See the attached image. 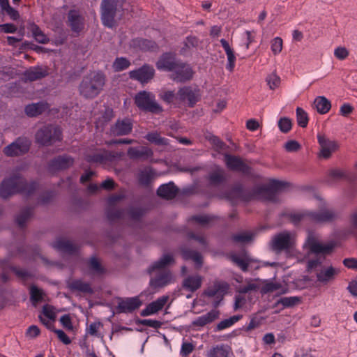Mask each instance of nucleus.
<instances>
[{"label":"nucleus","instance_id":"obj_1","mask_svg":"<svg viewBox=\"0 0 357 357\" xmlns=\"http://www.w3.org/2000/svg\"><path fill=\"white\" fill-rule=\"evenodd\" d=\"M287 183L278 180H272L268 185L256 186L251 190L244 189L241 184L235 185L227 193L229 199H264L273 202L278 200V192L282 190Z\"/></svg>","mask_w":357,"mask_h":357},{"label":"nucleus","instance_id":"obj_2","mask_svg":"<svg viewBox=\"0 0 357 357\" xmlns=\"http://www.w3.org/2000/svg\"><path fill=\"white\" fill-rule=\"evenodd\" d=\"M336 245V242L334 241L324 244L321 241L319 234L308 231L303 245V249L306 251L303 260L309 258L310 255H314L315 258L308 259L307 263V270L310 271L321 266L326 257L332 253Z\"/></svg>","mask_w":357,"mask_h":357},{"label":"nucleus","instance_id":"obj_3","mask_svg":"<svg viewBox=\"0 0 357 357\" xmlns=\"http://www.w3.org/2000/svg\"><path fill=\"white\" fill-rule=\"evenodd\" d=\"M38 183L35 181L28 183L23 177L19 175L3 179L0 185V197L7 199L10 196L22 193L31 195L36 190Z\"/></svg>","mask_w":357,"mask_h":357},{"label":"nucleus","instance_id":"obj_4","mask_svg":"<svg viewBox=\"0 0 357 357\" xmlns=\"http://www.w3.org/2000/svg\"><path fill=\"white\" fill-rule=\"evenodd\" d=\"M105 82V77L102 73L93 72L83 77L79 86V93L85 98H94L102 90Z\"/></svg>","mask_w":357,"mask_h":357},{"label":"nucleus","instance_id":"obj_5","mask_svg":"<svg viewBox=\"0 0 357 357\" xmlns=\"http://www.w3.org/2000/svg\"><path fill=\"white\" fill-rule=\"evenodd\" d=\"M336 217L335 211L324 209L319 211H305L290 215L291 220L297 224L300 221L310 220L315 223H322L333 220Z\"/></svg>","mask_w":357,"mask_h":357},{"label":"nucleus","instance_id":"obj_6","mask_svg":"<svg viewBox=\"0 0 357 357\" xmlns=\"http://www.w3.org/2000/svg\"><path fill=\"white\" fill-rule=\"evenodd\" d=\"M296 245L295 235L288 231L275 234L269 242L270 248L276 253L284 251L291 253L294 251Z\"/></svg>","mask_w":357,"mask_h":357},{"label":"nucleus","instance_id":"obj_7","mask_svg":"<svg viewBox=\"0 0 357 357\" xmlns=\"http://www.w3.org/2000/svg\"><path fill=\"white\" fill-rule=\"evenodd\" d=\"M135 104L140 110L151 114H158L163 111L155 95L146 91H141L135 95Z\"/></svg>","mask_w":357,"mask_h":357},{"label":"nucleus","instance_id":"obj_8","mask_svg":"<svg viewBox=\"0 0 357 357\" xmlns=\"http://www.w3.org/2000/svg\"><path fill=\"white\" fill-rule=\"evenodd\" d=\"M61 139L59 127L53 125L44 126L36 133V142L43 146H50Z\"/></svg>","mask_w":357,"mask_h":357},{"label":"nucleus","instance_id":"obj_9","mask_svg":"<svg viewBox=\"0 0 357 357\" xmlns=\"http://www.w3.org/2000/svg\"><path fill=\"white\" fill-rule=\"evenodd\" d=\"M123 155L121 152L103 150L86 155L85 160L91 164L107 165L121 158Z\"/></svg>","mask_w":357,"mask_h":357},{"label":"nucleus","instance_id":"obj_10","mask_svg":"<svg viewBox=\"0 0 357 357\" xmlns=\"http://www.w3.org/2000/svg\"><path fill=\"white\" fill-rule=\"evenodd\" d=\"M31 146V142L26 137H18L11 144L5 146L3 153L8 157H17L26 153Z\"/></svg>","mask_w":357,"mask_h":357},{"label":"nucleus","instance_id":"obj_11","mask_svg":"<svg viewBox=\"0 0 357 357\" xmlns=\"http://www.w3.org/2000/svg\"><path fill=\"white\" fill-rule=\"evenodd\" d=\"M118 0H102L101 3L102 24L109 28L114 24V16L116 11Z\"/></svg>","mask_w":357,"mask_h":357},{"label":"nucleus","instance_id":"obj_12","mask_svg":"<svg viewBox=\"0 0 357 357\" xmlns=\"http://www.w3.org/2000/svg\"><path fill=\"white\" fill-rule=\"evenodd\" d=\"M193 74L190 65L179 61L172 70L170 78L176 82H185L192 78Z\"/></svg>","mask_w":357,"mask_h":357},{"label":"nucleus","instance_id":"obj_13","mask_svg":"<svg viewBox=\"0 0 357 357\" xmlns=\"http://www.w3.org/2000/svg\"><path fill=\"white\" fill-rule=\"evenodd\" d=\"M133 128V121L130 118L118 119L109 128L110 135L114 137L130 134Z\"/></svg>","mask_w":357,"mask_h":357},{"label":"nucleus","instance_id":"obj_14","mask_svg":"<svg viewBox=\"0 0 357 357\" xmlns=\"http://www.w3.org/2000/svg\"><path fill=\"white\" fill-rule=\"evenodd\" d=\"M154 68L148 64H144L142 67L129 72L130 79L137 80L142 84L150 82L154 77Z\"/></svg>","mask_w":357,"mask_h":357},{"label":"nucleus","instance_id":"obj_15","mask_svg":"<svg viewBox=\"0 0 357 357\" xmlns=\"http://www.w3.org/2000/svg\"><path fill=\"white\" fill-rule=\"evenodd\" d=\"M199 90L192 89L191 86H185L178 89L176 93V98L181 102H188L190 107H192L199 100Z\"/></svg>","mask_w":357,"mask_h":357},{"label":"nucleus","instance_id":"obj_16","mask_svg":"<svg viewBox=\"0 0 357 357\" xmlns=\"http://www.w3.org/2000/svg\"><path fill=\"white\" fill-rule=\"evenodd\" d=\"M317 139L320 146V152L319 154L320 158L328 159L331 156L332 153L338 149L337 142L331 140L324 135L319 134L317 135Z\"/></svg>","mask_w":357,"mask_h":357},{"label":"nucleus","instance_id":"obj_17","mask_svg":"<svg viewBox=\"0 0 357 357\" xmlns=\"http://www.w3.org/2000/svg\"><path fill=\"white\" fill-rule=\"evenodd\" d=\"M228 289L229 286L226 282H217L206 290L205 294L208 297H215L216 301H215L213 305L214 307H218L224 296L227 294Z\"/></svg>","mask_w":357,"mask_h":357},{"label":"nucleus","instance_id":"obj_18","mask_svg":"<svg viewBox=\"0 0 357 357\" xmlns=\"http://www.w3.org/2000/svg\"><path fill=\"white\" fill-rule=\"evenodd\" d=\"M174 282V277L169 270L160 271L149 282L150 286L153 289L165 287Z\"/></svg>","mask_w":357,"mask_h":357},{"label":"nucleus","instance_id":"obj_19","mask_svg":"<svg viewBox=\"0 0 357 357\" xmlns=\"http://www.w3.org/2000/svg\"><path fill=\"white\" fill-rule=\"evenodd\" d=\"M142 305V301L137 297L119 298L116 310L118 313H131L139 308Z\"/></svg>","mask_w":357,"mask_h":357},{"label":"nucleus","instance_id":"obj_20","mask_svg":"<svg viewBox=\"0 0 357 357\" xmlns=\"http://www.w3.org/2000/svg\"><path fill=\"white\" fill-rule=\"evenodd\" d=\"M339 273L340 270L332 266H322L316 273L317 281L323 285L328 284L335 280Z\"/></svg>","mask_w":357,"mask_h":357},{"label":"nucleus","instance_id":"obj_21","mask_svg":"<svg viewBox=\"0 0 357 357\" xmlns=\"http://www.w3.org/2000/svg\"><path fill=\"white\" fill-rule=\"evenodd\" d=\"M74 163V158L70 155L64 154L59 155L51 160L48 165L49 170L51 172L66 169Z\"/></svg>","mask_w":357,"mask_h":357},{"label":"nucleus","instance_id":"obj_22","mask_svg":"<svg viewBox=\"0 0 357 357\" xmlns=\"http://www.w3.org/2000/svg\"><path fill=\"white\" fill-rule=\"evenodd\" d=\"M68 24L73 33L79 34L84 28V18L75 10L68 13Z\"/></svg>","mask_w":357,"mask_h":357},{"label":"nucleus","instance_id":"obj_23","mask_svg":"<svg viewBox=\"0 0 357 357\" xmlns=\"http://www.w3.org/2000/svg\"><path fill=\"white\" fill-rule=\"evenodd\" d=\"M156 176L155 170L150 166H146L138 170L137 178L139 184L142 187H149Z\"/></svg>","mask_w":357,"mask_h":357},{"label":"nucleus","instance_id":"obj_24","mask_svg":"<svg viewBox=\"0 0 357 357\" xmlns=\"http://www.w3.org/2000/svg\"><path fill=\"white\" fill-rule=\"evenodd\" d=\"M178 61L173 54L165 53L157 61L156 67L160 70L172 72Z\"/></svg>","mask_w":357,"mask_h":357},{"label":"nucleus","instance_id":"obj_25","mask_svg":"<svg viewBox=\"0 0 357 357\" xmlns=\"http://www.w3.org/2000/svg\"><path fill=\"white\" fill-rule=\"evenodd\" d=\"M48 74L47 68L38 66L26 70L24 73V77L26 81L33 82L45 77Z\"/></svg>","mask_w":357,"mask_h":357},{"label":"nucleus","instance_id":"obj_26","mask_svg":"<svg viewBox=\"0 0 357 357\" xmlns=\"http://www.w3.org/2000/svg\"><path fill=\"white\" fill-rule=\"evenodd\" d=\"M225 162L227 167L234 171L247 172L248 166L238 157L230 154L225 155Z\"/></svg>","mask_w":357,"mask_h":357},{"label":"nucleus","instance_id":"obj_27","mask_svg":"<svg viewBox=\"0 0 357 357\" xmlns=\"http://www.w3.org/2000/svg\"><path fill=\"white\" fill-rule=\"evenodd\" d=\"M168 298V296H163L158 298L156 301L151 302L141 311V316H149L161 310L167 302Z\"/></svg>","mask_w":357,"mask_h":357},{"label":"nucleus","instance_id":"obj_28","mask_svg":"<svg viewBox=\"0 0 357 357\" xmlns=\"http://www.w3.org/2000/svg\"><path fill=\"white\" fill-rule=\"evenodd\" d=\"M178 192V188L172 181L161 185L157 190V195L167 200L174 199Z\"/></svg>","mask_w":357,"mask_h":357},{"label":"nucleus","instance_id":"obj_29","mask_svg":"<svg viewBox=\"0 0 357 357\" xmlns=\"http://www.w3.org/2000/svg\"><path fill=\"white\" fill-rule=\"evenodd\" d=\"M153 155V151L146 146L130 147L128 150V155L132 160L142 159L145 160L151 158Z\"/></svg>","mask_w":357,"mask_h":357},{"label":"nucleus","instance_id":"obj_30","mask_svg":"<svg viewBox=\"0 0 357 357\" xmlns=\"http://www.w3.org/2000/svg\"><path fill=\"white\" fill-rule=\"evenodd\" d=\"M50 109L49 104L45 101L27 105L24 108L25 114L29 117H35L42 114Z\"/></svg>","mask_w":357,"mask_h":357},{"label":"nucleus","instance_id":"obj_31","mask_svg":"<svg viewBox=\"0 0 357 357\" xmlns=\"http://www.w3.org/2000/svg\"><path fill=\"white\" fill-rule=\"evenodd\" d=\"M220 312L216 310H211L208 312L197 317L192 322L193 326L203 327L219 317Z\"/></svg>","mask_w":357,"mask_h":357},{"label":"nucleus","instance_id":"obj_32","mask_svg":"<svg viewBox=\"0 0 357 357\" xmlns=\"http://www.w3.org/2000/svg\"><path fill=\"white\" fill-rule=\"evenodd\" d=\"M202 283V276L199 275H189L183 280L182 287L192 293L201 287Z\"/></svg>","mask_w":357,"mask_h":357},{"label":"nucleus","instance_id":"obj_33","mask_svg":"<svg viewBox=\"0 0 357 357\" xmlns=\"http://www.w3.org/2000/svg\"><path fill=\"white\" fill-rule=\"evenodd\" d=\"M68 287L72 291H78L84 294H92L93 292L91 284L81 280H73L68 282Z\"/></svg>","mask_w":357,"mask_h":357},{"label":"nucleus","instance_id":"obj_34","mask_svg":"<svg viewBox=\"0 0 357 357\" xmlns=\"http://www.w3.org/2000/svg\"><path fill=\"white\" fill-rule=\"evenodd\" d=\"M174 263V259L170 254H165L158 261H155L149 268L148 273H151L155 270H160Z\"/></svg>","mask_w":357,"mask_h":357},{"label":"nucleus","instance_id":"obj_35","mask_svg":"<svg viewBox=\"0 0 357 357\" xmlns=\"http://www.w3.org/2000/svg\"><path fill=\"white\" fill-rule=\"evenodd\" d=\"M220 42L227 56V63L226 65V68L229 72H232L234 70L236 62V56L234 54V50L231 47L229 43L225 39L222 38Z\"/></svg>","mask_w":357,"mask_h":357},{"label":"nucleus","instance_id":"obj_36","mask_svg":"<svg viewBox=\"0 0 357 357\" xmlns=\"http://www.w3.org/2000/svg\"><path fill=\"white\" fill-rule=\"evenodd\" d=\"M181 251L183 259L192 260L197 268H200L202 266L203 260L199 252L186 248H181Z\"/></svg>","mask_w":357,"mask_h":357},{"label":"nucleus","instance_id":"obj_37","mask_svg":"<svg viewBox=\"0 0 357 357\" xmlns=\"http://www.w3.org/2000/svg\"><path fill=\"white\" fill-rule=\"evenodd\" d=\"M230 259L243 272H247L248 267L253 262V260L249 257L246 255L241 257L236 254L231 255Z\"/></svg>","mask_w":357,"mask_h":357},{"label":"nucleus","instance_id":"obj_38","mask_svg":"<svg viewBox=\"0 0 357 357\" xmlns=\"http://www.w3.org/2000/svg\"><path fill=\"white\" fill-rule=\"evenodd\" d=\"M207 179L211 185H218L225 181V171L221 168H216L208 174Z\"/></svg>","mask_w":357,"mask_h":357},{"label":"nucleus","instance_id":"obj_39","mask_svg":"<svg viewBox=\"0 0 357 357\" xmlns=\"http://www.w3.org/2000/svg\"><path fill=\"white\" fill-rule=\"evenodd\" d=\"M52 246L61 252L68 254H73L77 251V247L70 241L59 239L53 243Z\"/></svg>","mask_w":357,"mask_h":357},{"label":"nucleus","instance_id":"obj_40","mask_svg":"<svg viewBox=\"0 0 357 357\" xmlns=\"http://www.w3.org/2000/svg\"><path fill=\"white\" fill-rule=\"evenodd\" d=\"M230 348L225 344H218L212 347L207 351L206 357H228Z\"/></svg>","mask_w":357,"mask_h":357},{"label":"nucleus","instance_id":"obj_41","mask_svg":"<svg viewBox=\"0 0 357 357\" xmlns=\"http://www.w3.org/2000/svg\"><path fill=\"white\" fill-rule=\"evenodd\" d=\"M33 214V207H26L22 209L20 213L15 217L16 223L20 227H25L26 222L31 218Z\"/></svg>","mask_w":357,"mask_h":357},{"label":"nucleus","instance_id":"obj_42","mask_svg":"<svg viewBox=\"0 0 357 357\" xmlns=\"http://www.w3.org/2000/svg\"><path fill=\"white\" fill-rule=\"evenodd\" d=\"M314 105L319 114H326L331 107V102L324 96H318L314 101Z\"/></svg>","mask_w":357,"mask_h":357},{"label":"nucleus","instance_id":"obj_43","mask_svg":"<svg viewBox=\"0 0 357 357\" xmlns=\"http://www.w3.org/2000/svg\"><path fill=\"white\" fill-rule=\"evenodd\" d=\"M151 143L155 144L159 146H167L169 144V139L160 136L158 132H150L145 136Z\"/></svg>","mask_w":357,"mask_h":357},{"label":"nucleus","instance_id":"obj_44","mask_svg":"<svg viewBox=\"0 0 357 357\" xmlns=\"http://www.w3.org/2000/svg\"><path fill=\"white\" fill-rule=\"evenodd\" d=\"M30 30L35 38V40L41 44H46L49 42V38L42 31V30L40 29V27L33 24L31 26Z\"/></svg>","mask_w":357,"mask_h":357},{"label":"nucleus","instance_id":"obj_45","mask_svg":"<svg viewBox=\"0 0 357 357\" xmlns=\"http://www.w3.org/2000/svg\"><path fill=\"white\" fill-rule=\"evenodd\" d=\"M199 40L195 36H189L183 41L184 46L181 48V54H185L192 48H195L199 45Z\"/></svg>","mask_w":357,"mask_h":357},{"label":"nucleus","instance_id":"obj_46","mask_svg":"<svg viewBox=\"0 0 357 357\" xmlns=\"http://www.w3.org/2000/svg\"><path fill=\"white\" fill-rule=\"evenodd\" d=\"M130 62L125 57H117L112 64V68L115 72H120L129 68Z\"/></svg>","mask_w":357,"mask_h":357},{"label":"nucleus","instance_id":"obj_47","mask_svg":"<svg viewBox=\"0 0 357 357\" xmlns=\"http://www.w3.org/2000/svg\"><path fill=\"white\" fill-rule=\"evenodd\" d=\"M301 301L298 296L282 297L276 303V305H282L283 307H291Z\"/></svg>","mask_w":357,"mask_h":357},{"label":"nucleus","instance_id":"obj_48","mask_svg":"<svg viewBox=\"0 0 357 357\" xmlns=\"http://www.w3.org/2000/svg\"><path fill=\"white\" fill-rule=\"evenodd\" d=\"M241 318V316L240 315H234L229 319H225L221 321H220L216 326L217 331H222L225 328H227L230 326H231L233 324H234L236 322L239 321Z\"/></svg>","mask_w":357,"mask_h":357},{"label":"nucleus","instance_id":"obj_49","mask_svg":"<svg viewBox=\"0 0 357 357\" xmlns=\"http://www.w3.org/2000/svg\"><path fill=\"white\" fill-rule=\"evenodd\" d=\"M253 236L248 232H241L238 234H234L231 236V239L234 243H246L252 240Z\"/></svg>","mask_w":357,"mask_h":357},{"label":"nucleus","instance_id":"obj_50","mask_svg":"<svg viewBox=\"0 0 357 357\" xmlns=\"http://www.w3.org/2000/svg\"><path fill=\"white\" fill-rule=\"evenodd\" d=\"M296 119L299 126L305 128L307 126L309 120L307 114L301 107L296 108Z\"/></svg>","mask_w":357,"mask_h":357},{"label":"nucleus","instance_id":"obj_51","mask_svg":"<svg viewBox=\"0 0 357 357\" xmlns=\"http://www.w3.org/2000/svg\"><path fill=\"white\" fill-rule=\"evenodd\" d=\"M124 210L116 208L114 207H109L107 210V217L108 220L114 221L123 218L124 215Z\"/></svg>","mask_w":357,"mask_h":357},{"label":"nucleus","instance_id":"obj_52","mask_svg":"<svg viewBox=\"0 0 357 357\" xmlns=\"http://www.w3.org/2000/svg\"><path fill=\"white\" fill-rule=\"evenodd\" d=\"M31 300L36 304L43 300V292L41 289H38L36 286H31L30 289Z\"/></svg>","mask_w":357,"mask_h":357},{"label":"nucleus","instance_id":"obj_53","mask_svg":"<svg viewBox=\"0 0 357 357\" xmlns=\"http://www.w3.org/2000/svg\"><path fill=\"white\" fill-rule=\"evenodd\" d=\"M89 269L94 273L102 274L104 272V269L102 267L100 263L95 257H91L89 260Z\"/></svg>","mask_w":357,"mask_h":357},{"label":"nucleus","instance_id":"obj_54","mask_svg":"<svg viewBox=\"0 0 357 357\" xmlns=\"http://www.w3.org/2000/svg\"><path fill=\"white\" fill-rule=\"evenodd\" d=\"M137 45L144 50H154L157 48L156 43L151 40L148 39H139L137 40Z\"/></svg>","mask_w":357,"mask_h":357},{"label":"nucleus","instance_id":"obj_55","mask_svg":"<svg viewBox=\"0 0 357 357\" xmlns=\"http://www.w3.org/2000/svg\"><path fill=\"white\" fill-rule=\"evenodd\" d=\"M267 84L272 90L278 87L280 84V77L275 73L268 75L266 79Z\"/></svg>","mask_w":357,"mask_h":357},{"label":"nucleus","instance_id":"obj_56","mask_svg":"<svg viewBox=\"0 0 357 357\" xmlns=\"http://www.w3.org/2000/svg\"><path fill=\"white\" fill-rule=\"evenodd\" d=\"M291 121L287 117H282L278 121V127L284 133L288 132L291 129Z\"/></svg>","mask_w":357,"mask_h":357},{"label":"nucleus","instance_id":"obj_57","mask_svg":"<svg viewBox=\"0 0 357 357\" xmlns=\"http://www.w3.org/2000/svg\"><path fill=\"white\" fill-rule=\"evenodd\" d=\"M213 217L208 215H194L191 218V220L195 221L197 223L202 226L208 225L213 220Z\"/></svg>","mask_w":357,"mask_h":357},{"label":"nucleus","instance_id":"obj_58","mask_svg":"<svg viewBox=\"0 0 357 357\" xmlns=\"http://www.w3.org/2000/svg\"><path fill=\"white\" fill-rule=\"evenodd\" d=\"M128 213L132 220H139L143 216L144 211L142 208L130 207Z\"/></svg>","mask_w":357,"mask_h":357},{"label":"nucleus","instance_id":"obj_59","mask_svg":"<svg viewBox=\"0 0 357 357\" xmlns=\"http://www.w3.org/2000/svg\"><path fill=\"white\" fill-rule=\"evenodd\" d=\"M328 176L334 180H340L342 178H346L349 181H354L353 178L347 177L345 174L340 169H333L329 171Z\"/></svg>","mask_w":357,"mask_h":357},{"label":"nucleus","instance_id":"obj_60","mask_svg":"<svg viewBox=\"0 0 357 357\" xmlns=\"http://www.w3.org/2000/svg\"><path fill=\"white\" fill-rule=\"evenodd\" d=\"M206 139H208L218 149H223L225 146V144L221 141L219 137L212 134L207 135L206 136Z\"/></svg>","mask_w":357,"mask_h":357},{"label":"nucleus","instance_id":"obj_61","mask_svg":"<svg viewBox=\"0 0 357 357\" xmlns=\"http://www.w3.org/2000/svg\"><path fill=\"white\" fill-rule=\"evenodd\" d=\"M282 49V40L279 37L275 38L271 42V50L275 54H279Z\"/></svg>","mask_w":357,"mask_h":357},{"label":"nucleus","instance_id":"obj_62","mask_svg":"<svg viewBox=\"0 0 357 357\" xmlns=\"http://www.w3.org/2000/svg\"><path fill=\"white\" fill-rule=\"evenodd\" d=\"M194 349L195 346L192 343L183 342L181 345L180 354L181 356L186 357L193 351Z\"/></svg>","mask_w":357,"mask_h":357},{"label":"nucleus","instance_id":"obj_63","mask_svg":"<svg viewBox=\"0 0 357 357\" xmlns=\"http://www.w3.org/2000/svg\"><path fill=\"white\" fill-rule=\"evenodd\" d=\"M160 98L168 104L173 102L174 100H178L176 94L173 91H165L162 94H160Z\"/></svg>","mask_w":357,"mask_h":357},{"label":"nucleus","instance_id":"obj_64","mask_svg":"<svg viewBox=\"0 0 357 357\" xmlns=\"http://www.w3.org/2000/svg\"><path fill=\"white\" fill-rule=\"evenodd\" d=\"M284 148L289 152H294L300 149L301 145L296 140H289L284 144Z\"/></svg>","mask_w":357,"mask_h":357}]
</instances>
